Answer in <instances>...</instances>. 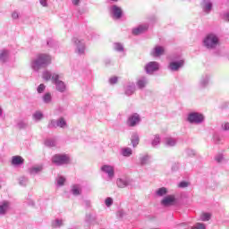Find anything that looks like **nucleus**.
<instances>
[{"label":"nucleus","mask_w":229,"mask_h":229,"mask_svg":"<svg viewBox=\"0 0 229 229\" xmlns=\"http://www.w3.org/2000/svg\"><path fill=\"white\" fill-rule=\"evenodd\" d=\"M51 64V55L47 54H38L32 63L34 71H38L44 67H47Z\"/></svg>","instance_id":"nucleus-1"},{"label":"nucleus","mask_w":229,"mask_h":229,"mask_svg":"<svg viewBox=\"0 0 229 229\" xmlns=\"http://www.w3.org/2000/svg\"><path fill=\"white\" fill-rule=\"evenodd\" d=\"M71 162V157L69 156L63 154H55L52 157V163L55 165H64V164H69Z\"/></svg>","instance_id":"nucleus-2"},{"label":"nucleus","mask_w":229,"mask_h":229,"mask_svg":"<svg viewBox=\"0 0 229 229\" xmlns=\"http://www.w3.org/2000/svg\"><path fill=\"white\" fill-rule=\"evenodd\" d=\"M217 44H219V39L216 35L209 34L204 39V46L208 47V49H214V47H216Z\"/></svg>","instance_id":"nucleus-3"},{"label":"nucleus","mask_w":229,"mask_h":229,"mask_svg":"<svg viewBox=\"0 0 229 229\" xmlns=\"http://www.w3.org/2000/svg\"><path fill=\"white\" fill-rule=\"evenodd\" d=\"M52 81H53V83H55L56 89L59 90V92H64L65 83H64V81H60V75L54 73L52 75Z\"/></svg>","instance_id":"nucleus-4"},{"label":"nucleus","mask_w":229,"mask_h":229,"mask_svg":"<svg viewBox=\"0 0 229 229\" xmlns=\"http://www.w3.org/2000/svg\"><path fill=\"white\" fill-rule=\"evenodd\" d=\"M205 117L203 114L199 113H191L188 115V121L189 123H195L196 124H199V123H203Z\"/></svg>","instance_id":"nucleus-5"},{"label":"nucleus","mask_w":229,"mask_h":229,"mask_svg":"<svg viewBox=\"0 0 229 229\" xmlns=\"http://www.w3.org/2000/svg\"><path fill=\"white\" fill-rule=\"evenodd\" d=\"M148 25H140L137 28L132 29V35L137 37L138 35H142V33H146V31L148 30Z\"/></svg>","instance_id":"nucleus-6"},{"label":"nucleus","mask_w":229,"mask_h":229,"mask_svg":"<svg viewBox=\"0 0 229 229\" xmlns=\"http://www.w3.org/2000/svg\"><path fill=\"white\" fill-rule=\"evenodd\" d=\"M145 69L148 74H151L155 72V71H158V63L150 62L146 65Z\"/></svg>","instance_id":"nucleus-7"},{"label":"nucleus","mask_w":229,"mask_h":229,"mask_svg":"<svg viewBox=\"0 0 229 229\" xmlns=\"http://www.w3.org/2000/svg\"><path fill=\"white\" fill-rule=\"evenodd\" d=\"M140 122V117L139 116V114H134L129 117L127 121V124L129 126H136Z\"/></svg>","instance_id":"nucleus-8"},{"label":"nucleus","mask_w":229,"mask_h":229,"mask_svg":"<svg viewBox=\"0 0 229 229\" xmlns=\"http://www.w3.org/2000/svg\"><path fill=\"white\" fill-rule=\"evenodd\" d=\"M101 171L106 173L109 178H114V167L108 165H105L101 167Z\"/></svg>","instance_id":"nucleus-9"},{"label":"nucleus","mask_w":229,"mask_h":229,"mask_svg":"<svg viewBox=\"0 0 229 229\" xmlns=\"http://www.w3.org/2000/svg\"><path fill=\"white\" fill-rule=\"evenodd\" d=\"M162 205H164L165 207H169V205H173V203H174V196L173 195H169L166 196L162 201H161Z\"/></svg>","instance_id":"nucleus-10"},{"label":"nucleus","mask_w":229,"mask_h":229,"mask_svg":"<svg viewBox=\"0 0 229 229\" xmlns=\"http://www.w3.org/2000/svg\"><path fill=\"white\" fill-rule=\"evenodd\" d=\"M12 164L13 165H21L24 164V158L21 156H14L12 158Z\"/></svg>","instance_id":"nucleus-11"},{"label":"nucleus","mask_w":229,"mask_h":229,"mask_svg":"<svg viewBox=\"0 0 229 229\" xmlns=\"http://www.w3.org/2000/svg\"><path fill=\"white\" fill-rule=\"evenodd\" d=\"M165 49L164 47H156L154 48V52L152 53V56H162L164 55Z\"/></svg>","instance_id":"nucleus-12"},{"label":"nucleus","mask_w":229,"mask_h":229,"mask_svg":"<svg viewBox=\"0 0 229 229\" xmlns=\"http://www.w3.org/2000/svg\"><path fill=\"white\" fill-rule=\"evenodd\" d=\"M113 13L115 17V19H121L122 15H123V10L118 7L117 5H114L113 6Z\"/></svg>","instance_id":"nucleus-13"},{"label":"nucleus","mask_w":229,"mask_h":229,"mask_svg":"<svg viewBox=\"0 0 229 229\" xmlns=\"http://www.w3.org/2000/svg\"><path fill=\"white\" fill-rule=\"evenodd\" d=\"M182 66H183V61L173 62V63H170V65H169L171 71H178V69Z\"/></svg>","instance_id":"nucleus-14"},{"label":"nucleus","mask_w":229,"mask_h":229,"mask_svg":"<svg viewBox=\"0 0 229 229\" xmlns=\"http://www.w3.org/2000/svg\"><path fill=\"white\" fill-rule=\"evenodd\" d=\"M140 139H139V135L137 134H133L131 137V144L133 146V148H137V146H139V142H140Z\"/></svg>","instance_id":"nucleus-15"},{"label":"nucleus","mask_w":229,"mask_h":229,"mask_svg":"<svg viewBox=\"0 0 229 229\" xmlns=\"http://www.w3.org/2000/svg\"><path fill=\"white\" fill-rule=\"evenodd\" d=\"M8 202H4L3 205L0 206V216L6 214V212L8 211Z\"/></svg>","instance_id":"nucleus-16"},{"label":"nucleus","mask_w":229,"mask_h":229,"mask_svg":"<svg viewBox=\"0 0 229 229\" xmlns=\"http://www.w3.org/2000/svg\"><path fill=\"white\" fill-rule=\"evenodd\" d=\"M210 217H212V215H210V213H202L200 215L201 221H210Z\"/></svg>","instance_id":"nucleus-17"},{"label":"nucleus","mask_w":229,"mask_h":229,"mask_svg":"<svg viewBox=\"0 0 229 229\" xmlns=\"http://www.w3.org/2000/svg\"><path fill=\"white\" fill-rule=\"evenodd\" d=\"M72 194H74V196H80V194H81V191H80V187H78V185L72 186Z\"/></svg>","instance_id":"nucleus-18"},{"label":"nucleus","mask_w":229,"mask_h":229,"mask_svg":"<svg viewBox=\"0 0 229 229\" xmlns=\"http://www.w3.org/2000/svg\"><path fill=\"white\" fill-rule=\"evenodd\" d=\"M148 85V81L146 80H140L137 82V86L139 89H144Z\"/></svg>","instance_id":"nucleus-19"},{"label":"nucleus","mask_w":229,"mask_h":229,"mask_svg":"<svg viewBox=\"0 0 229 229\" xmlns=\"http://www.w3.org/2000/svg\"><path fill=\"white\" fill-rule=\"evenodd\" d=\"M42 171V166H34L30 169V174H37V173H40Z\"/></svg>","instance_id":"nucleus-20"},{"label":"nucleus","mask_w":229,"mask_h":229,"mask_svg":"<svg viewBox=\"0 0 229 229\" xmlns=\"http://www.w3.org/2000/svg\"><path fill=\"white\" fill-rule=\"evenodd\" d=\"M122 153L123 157H130L131 155V148H123Z\"/></svg>","instance_id":"nucleus-21"},{"label":"nucleus","mask_w":229,"mask_h":229,"mask_svg":"<svg viewBox=\"0 0 229 229\" xmlns=\"http://www.w3.org/2000/svg\"><path fill=\"white\" fill-rule=\"evenodd\" d=\"M6 56H8V52L7 51H1L0 52V62H4L6 60Z\"/></svg>","instance_id":"nucleus-22"},{"label":"nucleus","mask_w":229,"mask_h":229,"mask_svg":"<svg viewBox=\"0 0 229 229\" xmlns=\"http://www.w3.org/2000/svg\"><path fill=\"white\" fill-rule=\"evenodd\" d=\"M157 196H165V194H167V189L166 188H160L157 191Z\"/></svg>","instance_id":"nucleus-23"},{"label":"nucleus","mask_w":229,"mask_h":229,"mask_svg":"<svg viewBox=\"0 0 229 229\" xmlns=\"http://www.w3.org/2000/svg\"><path fill=\"white\" fill-rule=\"evenodd\" d=\"M133 92H135V88L131 87V86H128L125 91V94H127L128 96H131V94H133Z\"/></svg>","instance_id":"nucleus-24"},{"label":"nucleus","mask_w":229,"mask_h":229,"mask_svg":"<svg viewBox=\"0 0 229 229\" xmlns=\"http://www.w3.org/2000/svg\"><path fill=\"white\" fill-rule=\"evenodd\" d=\"M66 125H67V123L65 122V119L60 118L59 122L57 123V126H59L60 128H64Z\"/></svg>","instance_id":"nucleus-25"},{"label":"nucleus","mask_w":229,"mask_h":229,"mask_svg":"<svg viewBox=\"0 0 229 229\" xmlns=\"http://www.w3.org/2000/svg\"><path fill=\"white\" fill-rule=\"evenodd\" d=\"M43 80H46V81H49V80H51V72H45L43 73Z\"/></svg>","instance_id":"nucleus-26"},{"label":"nucleus","mask_w":229,"mask_h":229,"mask_svg":"<svg viewBox=\"0 0 229 229\" xmlns=\"http://www.w3.org/2000/svg\"><path fill=\"white\" fill-rule=\"evenodd\" d=\"M116 183H117L118 187H120V189L126 187V182L124 181H123L122 179H118Z\"/></svg>","instance_id":"nucleus-27"},{"label":"nucleus","mask_w":229,"mask_h":229,"mask_svg":"<svg viewBox=\"0 0 229 229\" xmlns=\"http://www.w3.org/2000/svg\"><path fill=\"white\" fill-rule=\"evenodd\" d=\"M43 99L45 103H51V94L50 93L45 94V96L43 97Z\"/></svg>","instance_id":"nucleus-28"},{"label":"nucleus","mask_w":229,"mask_h":229,"mask_svg":"<svg viewBox=\"0 0 229 229\" xmlns=\"http://www.w3.org/2000/svg\"><path fill=\"white\" fill-rule=\"evenodd\" d=\"M33 117H34V119H36V121H40V119H42L43 115H42V113L38 111L33 114Z\"/></svg>","instance_id":"nucleus-29"},{"label":"nucleus","mask_w":229,"mask_h":229,"mask_svg":"<svg viewBox=\"0 0 229 229\" xmlns=\"http://www.w3.org/2000/svg\"><path fill=\"white\" fill-rule=\"evenodd\" d=\"M140 162L142 164V165L148 164V162H149V156H144L140 158Z\"/></svg>","instance_id":"nucleus-30"},{"label":"nucleus","mask_w":229,"mask_h":229,"mask_svg":"<svg viewBox=\"0 0 229 229\" xmlns=\"http://www.w3.org/2000/svg\"><path fill=\"white\" fill-rule=\"evenodd\" d=\"M191 229H207L204 224L198 223Z\"/></svg>","instance_id":"nucleus-31"},{"label":"nucleus","mask_w":229,"mask_h":229,"mask_svg":"<svg viewBox=\"0 0 229 229\" xmlns=\"http://www.w3.org/2000/svg\"><path fill=\"white\" fill-rule=\"evenodd\" d=\"M178 187H180L181 189H185V187H189V182L183 181V182H181L179 184H178Z\"/></svg>","instance_id":"nucleus-32"},{"label":"nucleus","mask_w":229,"mask_h":229,"mask_svg":"<svg viewBox=\"0 0 229 229\" xmlns=\"http://www.w3.org/2000/svg\"><path fill=\"white\" fill-rule=\"evenodd\" d=\"M118 78L114 76V77H111L110 80H109V82L111 83V85H115V83H117L118 81Z\"/></svg>","instance_id":"nucleus-33"},{"label":"nucleus","mask_w":229,"mask_h":229,"mask_svg":"<svg viewBox=\"0 0 229 229\" xmlns=\"http://www.w3.org/2000/svg\"><path fill=\"white\" fill-rule=\"evenodd\" d=\"M46 90V86L44 84H40L38 87V94H42V92Z\"/></svg>","instance_id":"nucleus-34"},{"label":"nucleus","mask_w":229,"mask_h":229,"mask_svg":"<svg viewBox=\"0 0 229 229\" xmlns=\"http://www.w3.org/2000/svg\"><path fill=\"white\" fill-rule=\"evenodd\" d=\"M113 203H114V199H112V198L106 199V207H112Z\"/></svg>","instance_id":"nucleus-35"},{"label":"nucleus","mask_w":229,"mask_h":229,"mask_svg":"<svg viewBox=\"0 0 229 229\" xmlns=\"http://www.w3.org/2000/svg\"><path fill=\"white\" fill-rule=\"evenodd\" d=\"M57 183L61 186L64 185L65 183V177L60 176L57 180Z\"/></svg>","instance_id":"nucleus-36"},{"label":"nucleus","mask_w":229,"mask_h":229,"mask_svg":"<svg viewBox=\"0 0 229 229\" xmlns=\"http://www.w3.org/2000/svg\"><path fill=\"white\" fill-rule=\"evenodd\" d=\"M166 144H167L168 146H174V144H176V141H174V140H173V139H168V140H166Z\"/></svg>","instance_id":"nucleus-37"},{"label":"nucleus","mask_w":229,"mask_h":229,"mask_svg":"<svg viewBox=\"0 0 229 229\" xmlns=\"http://www.w3.org/2000/svg\"><path fill=\"white\" fill-rule=\"evenodd\" d=\"M223 130H229V123H225L222 125Z\"/></svg>","instance_id":"nucleus-38"},{"label":"nucleus","mask_w":229,"mask_h":229,"mask_svg":"<svg viewBox=\"0 0 229 229\" xmlns=\"http://www.w3.org/2000/svg\"><path fill=\"white\" fill-rule=\"evenodd\" d=\"M62 225H64L62 220H55V226H62Z\"/></svg>","instance_id":"nucleus-39"},{"label":"nucleus","mask_w":229,"mask_h":229,"mask_svg":"<svg viewBox=\"0 0 229 229\" xmlns=\"http://www.w3.org/2000/svg\"><path fill=\"white\" fill-rule=\"evenodd\" d=\"M216 162L221 163V162H223V157L221 155H219L216 157Z\"/></svg>","instance_id":"nucleus-40"},{"label":"nucleus","mask_w":229,"mask_h":229,"mask_svg":"<svg viewBox=\"0 0 229 229\" xmlns=\"http://www.w3.org/2000/svg\"><path fill=\"white\" fill-rule=\"evenodd\" d=\"M206 10H208V12H209V10H212V4L208 3V4H206Z\"/></svg>","instance_id":"nucleus-41"},{"label":"nucleus","mask_w":229,"mask_h":229,"mask_svg":"<svg viewBox=\"0 0 229 229\" xmlns=\"http://www.w3.org/2000/svg\"><path fill=\"white\" fill-rule=\"evenodd\" d=\"M40 1V4H42V6H47V0H39Z\"/></svg>","instance_id":"nucleus-42"},{"label":"nucleus","mask_w":229,"mask_h":229,"mask_svg":"<svg viewBox=\"0 0 229 229\" xmlns=\"http://www.w3.org/2000/svg\"><path fill=\"white\" fill-rule=\"evenodd\" d=\"M12 17H13V19H19V13H13Z\"/></svg>","instance_id":"nucleus-43"},{"label":"nucleus","mask_w":229,"mask_h":229,"mask_svg":"<svg viewBox=\"0 0 229 229\" xmlns=\"http://www.w3.org/2000/svg\"><path fill=\"white\" fill-rule=\"evenodd\" d=\"M72 3L75 6H78V4H80V0H73Z\"/></svg>","instance_id":"nucleus-44"},{"label":"nucleus","mask_w":229,"mask_h":229,"mask_svg":"<svg viewBox=\"0 0 229 229\" xmlns=\"http://www.w3.org/2000/svg\"><path fill=\"white\" fill-rule=\"evenodd\" d=\"M117 51H123V47H121V45H117Z\"/></svg>","instance_id":"nucleus-45"},{"label":"nucleus","mask_w":229,"mask_h":229,"mask_svg":"<svg viewBox=\"0 0 229 229\" xmlns=\"http://www.w3.org/2000/svg\"><path fill=\"white\" fill-rule=\"evenodd\" d=\"M225 21H227V22H229V13L225 14Z\"/></svg>","instance_id":"nucleus-46"},{"label":"nucleus","mask_w":229,"mask_h":229,"mask_svg":"<svg viewBox=\"0 0 229 229\" xmlns=\"http://www.w3.org/2000/svg\"><path fill=\"white\" fill-rule=\"evenodd\" d=\"M85 51V47H82L81 49H79V53H83Z\"/></svg>","instance_id":"nucleus-47"},{"label":"nucleus","mask_w":229,"mask_h":229,"mask_svg":"<svg viewBox=\"0 0 229 229\" xmlns=\"http://www.w3.org/2000/svg\"><path fill=\"white\" fill-rule=\"evenodd\" d=\"M112 1L117 2V1H119V0H112Z\"/></svg>","instance_id":"nucleus-48"},{"label":"nucleus","mask_w":229,"mask_h":229,"mask_svg":"<svg viewBox=\"0 0 229 229\" xmlns=\"http://www.w3.org/2000/svg\"><path fill=\"white\" fill-rule=\"evenodd\" d=\"M2 114L1 108H0V114Z\"/></svg>","instance_id":"nucleus-49"}]
</instances>
